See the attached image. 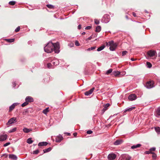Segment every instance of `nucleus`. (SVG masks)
Instances as JSON below:
<instances>
[{"instance_id": "36", "label": "nucleus", "mask_w": 160, "mask_h": 160, "mask_svg": "<svg viewBox=\"0 0 160 160\" xmlns=\"http://www.w3.org/2000/svg\"><path fill=\"white\" fill-rule=\"evenodd\" d=\"M48 108H49L48 107L45 108V109H44V110H43V112L44 114H46L48 112Z\"/></svg>"}, {"instance_id": "23", "label": "nucleus", "mask_w": 160, "mask_h": 160, "mask_svg": "<svg viewBox=\"0 0 160 160\" xmlns=\"http://www.w3.org/2000/svg\"><path fill=\"white\" fill-rule=\"evenodd\" d=\"M135 108V107H132L131 108H128L126 109L125 110L124 112H126L127 111L129 112V111H131L133 109Z\"/></svg>"}, {"instance_id": "58", "label": "nucleus", "mask_w": 160, "mask_h": 160, "mask_svg": "<svg viewBox=\"0 0 160 160\" xmlns=\"http://www.w3.org/2000/svg\"><path fill=\"white\" fill-rule=\"evenodd\" d=\"M67 134L68 136H70V133L67 132Z\"/></svg>"}, {"instance_id": "1", "label": "nucleus", "mask_w": 160, "mask_h": 160, "mask_svg": "<svg viewBox=\"0 0 160 160\" xmlns=\"http://www.w3.org/2000/svg\"><path fill=\"white\" fill-rule=\"evenodd\" d=\"M59 43L57 42L53 43L51 42H49L44 47V51L48 53H51L54 51L55 53H58L60 52Z\"/></svg>"}, {"instance_id": "2", "label": "nucleus", "mask_w": 160, "mask_h": 160, "mask_svg": "<svg viewBox=\"0 0 160 160\" xmlns=\"http://www.w3.org/2000/svg\"><path fill=\"white\" fill-rule=\"evenodd\" d=\"M109 45L110 46L109 49L111 51H114L117 46V45L116 43H114V42L112 41H109L108 42H106V45L107 46Z\"/></svg>"}, {"instance_id": "25", "label": "nucleus", "mask_w": 160, "mask_h": 160, "mask_svg": "<svg viewBox=\"0 0 160 160\" xmlns=\"http://www.w3.org/2000/svg\"><path fill=\"white\" fill-rule=\"evenodd\" d=\"M51 150L52 148L51 147H49L47 149H43V151L44 152V153H46L50 151Z\"/></svg>"}, {"instance_id": "55", "label": "nucleus", "mask_w": 160, "mask_h": 160, "mask_svg": "<svg viewBox=\"0 0 160 160\" xmlns=\"http://www.w3.org/2000/svg\"><path fill=\"white\" fill-rule=\"evenodd\" d=\"M73 135L74 136L76 137L77 135V133L76 132H74L73 133Z\"/></svg>"}, {"instance_id": "49", "label": "nucleus", "mask_w": 160, "mask_h": 160, "mask_svg": "<svg viewBox=\"0 0 160 160\" xmlns=\"http://www.w3.org/2000/svg\"><path fill=\"white\" fill-rule=\"evenodd\" d=\"M156 148L155 147H152L150 148V150L151 152L152 151H154L155 150Z\"/></svg>"}, {"instance_id": "42", "label": "nucleus", "mask_w": 160, "mask_h": 160, "mask_svg": "<svg viewBox=\"0 0 160 160\" xmlns=\"http://www.w3.org/2000/svg\"><path fill=\"white\" fill-rule=\"evenodd\" d=\"M75 45L77 46H80V44L78 41H76L75 42Z\"/></svg>"}, {"instance_id": "3", "label": "nucleus", "mask_w": 160, "mask_h": 160, "mask_svg": "<svg viewBox=\"0 0 160 160\" xmlns=\"http://www.w3.org/2000/svg\"><path fill=\"white\" fill-rule=\"evenodd\" d=\"M154 82L153 81L150 80L147 82L145 87L148 89H151L154 87Z\"/></svg>"}, {"instance_id": "18", "label": "nucleus", "mask_w": 160, "mask_h": 160, "mask_svg": "<svg viewBox=\"0 0 160 160\" xmlns=\"http://www.w3.org/2000/svg\"><path fill=\"white\" fill-rule=\"evenodd\" d=\"M122 141L121 139H118L116 140L114 143V144L115 145H118L122 143Z\"/></svg>"}, {"instance_id": "26", "label": "nucleus", "mask_w": 160, "mask_h": 160, "mask_svg": "<svg viewBox=\"0 0 160 160\" xmlns=\"http://www.w3.org/2000/svg\"><path fill=\"white\" fill-rule=\"evenodd\" d=\"M105 46L104 45H103L100 47L98 48L97 49V51L98 52L101 51V50H102L103 49H104L105 48Z\"/></svg>"}, {"instance_id": "33", "label": "nucleus", "mask_w": 160, "mask_h": 160, "mask_svg": "<svg viewBox=\"0 0 160 160\" xmlns=\"http://www.w3.org/2000/svg\"><path fill=\"white\" fill-rule=\"evenodd\" d=\"M6 40L8 42H14V39H7Z\"/></svg>"}, {"instance_id": "43", "label": "nucleus", "mask_w": 160, "mask_h": 160, "mask_svg": "<svg viewBox=\"0 0 160 160\" xmlns=\"http://www.w3.org/2000/svg\"><path fill=\"white\" fill-rule=\"evenodd\" d=\"M94 22L96 24L98 25L99 24V21L97 19H94Z\"/></svg>"}, {"instance_id": "4", "label": "nucleus", "mask_w": 160, "mask_h": 160, "mask_svg": "<svg viewBox=\"0 0 160 160\" xmlns=\"http://www.w3.org/2000/svg\"><path fill=\"white\" fill-rule=\"evenodd\" d=\"M148 57H151L157 55V53L156 51L150 50L147 52Z\"/></svg>"}, {"instance_id": "34", "label": "nucleus", "mask_w": 160, "mask_h": 160, "mask_svg": "<svg viewBox=\"0 0 160 160\" xmlns=\"http://www.w3.org/2000/svg\"><path fill=\"white\" fill-rule=\"evenodd\" d=\"M147 67L149 68H151L152 67V65L151 63L149 62H147L146 63Z\"/></svg>"}, {"instance_id": "59", "label": "nucleus", "mask_w": 160, "mask_h": 160, "mask_svg": "<svg viewBox=\"0 0 160 160\" xmlns=\"http://www.w3.org/2000/svg\"><path fill=\"white\" fill-rule=\"evenodd\" d=\"M86 33L85 32H83L82 33V35H84Z\"/></svg>"}, {"instance_id": "11", "label": "nucleus", "mask_w": 160, "mask_h": 160, "mask_svg": "<svg viewBox=\"0 0 160 160\" xmlns=\"http://www.w3.org/2000/svg\"><path fill=\"white\" fill-rule=\"evenodd\" d=\"M155 115L157 118H160V107H158L156 110Z\"/></svg>"}, {"instance_id": "12", "label": "nucleus", "mask_w": 160, "mask_h": 160, "mask_svg": "<svg viewBox=\"0 0 160 160\" xmlns=\"http://www.w3.org/2000/svg\"><path fill=\"white\" fill-rule=\"evenodd\" d=\"M51 62L53 66H57L59 64V61L57 59H53Z\"/></svg>"}, {"instance_id": "30", "label": "nucleus", "mask_w": 160, "mask_h": 160, "mask_svg": "<svg viewBox=\"0 0 160 160\" xmlns=\"http://www.w3.org/2000/svg\"><path fill=\"white\" fill-rule=\"evenodd\" d=\"M155 130L158 134H160V128L158 127L155 128Z\"/></svg>"}, {"instance_id": "45", "label": "nucleus", "mask_w": 160, "mask_h": 160, "mask_svg": "<svg viewBox=\"0 0 160 160\" xmlns=\"http://www.w3.org/2000/svg\"><path fill=\"white\" fill-rule=\"evenodd\" d=\"M20 29V26H18L15 30V31L16 32H18Z\"/></svg>"}, {"instance_id": "15", "label": "nucleus", "mask_w": 160, "mask_h": 160, "mask_svg": "<svg viewBox=\"0 0 160 160\" xmlns=\"http://www.w3.org/2000/svg\"><path fill=\"white\" fill-rule=\"evenodd\" d=\"M94 89V88H92L91 89H90L89 90L85 92L84 93L85 95L86 96H89V95L92 94V93L93 92Z\"/></svg>"}, {"instance_id": "57", "label": "nucleus", "mask_w": 160, "mask_h": 160, "mask_svg": "<svg viewBox=\"0 0 160 160\" xmlns=\"http://www.w3.org/2000/svg\"><path fill=\"white\" fill-rule=\"evenodd\" d=\"M131 60H132V61H134L135 60V59H134V58H131Z\"/></svg>"}, {"instance_id": "21", "label": "nucleus", "mask_w": 160, "mask_h": 160, "mask_svg": "<svg viewBox=\"0 0 160 160\" xmlns=\"http://www.w3.org/2000/svg\"><path fill=\"white\" fill-rule=\"evenodd\" d=\"M120 74V72L117 71H113L111 74L112 76H117L119 75Z\"/></svg>"}, {"instance_id": "39", "label": "nucleus", "mask_w": 160, "mask_h": 160, "mask_svg": "<svg viewBox=\"0 0 160 160\" xmlns=\"http://www.w3.org/2000/svg\"><path fill=\"white\" fill-rule=\"evenodd\" d=\"M151 154H153V155L152 156V158L154 159L156 158L157 157V155L154 152H151Z\"/></svg>"}, {"instance_id": "53", "label": "nucleus", "mask_w": 160, "mask_h": 160, "mask_svg": "<svg viewBox=\"0 0 160 160\" xmlns=\"http://www.w3.org/2000/svg\"><path fill=\"white\" fill-rule=\"evenodd\" d=\"M81 28V25H79L78 27V29H80Z\"/></svg>"}, {"instance_id": "31", "label": "nucleus", "mask_w": 160, "mask_h": 160, "mask_svg": "<svg viewBox=\"0 0 160 160\" xmlns=\"http://www.w3.org/2000/svg\"><path fill=\"white\" fill-rule=\"evenodd\" d=\"M46 6L49 8L53 9L54 8V6L51 4H47Z\"/></svg>"}, {"instance_id": "5", "label": "nucleus", "mask_w": 160, "mask_h": 160, "mask_svg": "<svg viewBox=\"0 0 160 160\" xmlns=\"http://www.w3.org/2000/svg\"><path fill=\"white\" fill-rule=\"evenodd\" d=\"M110 16L108 14H105L104 15L102 19V22H103L107 23L110 21Z\"/></svg>"}, {"instance_id": "8", "label": "nucleus", "mask_w": 160, "mask_h": 160, "mask_svg": "<svg viewBox=\"0 0 160 160\" xmlns=\"http://www.w3.org/2000/svg\"><path fill=\"white\" fill-rule=\"evenodd\" d=\"M116 155L113 153L109 154L108 156V158L109 160H113L116 158Z\"/></svg>"}, {"instance_id": "32", "label": "nucleus", "mask_w": 160, "mask_h": 160, "mask_svg": "<svg viewBox=\"0 0 160 160\" xmlns=\"http://www.w3.org/2000/svg\"><path fill=\"white\" fill-rule=\"evenodd\" d=\"M112 69H109L105 73L106 74L108 75L109 74L111 73L112 72Z\"/></svg>"}, {"instance_id": "56", "label": "nucleus", "mask_w": 160, "mask_h": 160, "mask_svg": "<svg viewBox=\"0 0 160 160\" xmlns=\"http://www.w3.org/2000/svg\"><path fill=\"white\" fill-rule=\"evenodd\" d=\"M92 37L91 36L89 37L88 38V39L89 40H91V39H92Z\"/></svg>"}, {"instance_id": "16", "label": "nucleus", "mask_w": 160, "mask_h": 160, "mask_svg": "<svg viewBox=\"0 0 160 160\" xmlns=\"http://www.w3.org/2000/svg\"><path fill=\"white\" fill-rule=\"evenodd\" d=\"M63 139V138L61 135H59L56 138V141L58 142H60Z\"/></svg>"}, {"instance_id": "19", "label": "nucleus", "mask_w": 160, "mask_h": 160, "mask_svg": "<svg viewBox=\"0 0 160 160\" xmlns=\"http://www.w3.org/2000/svg\"><path fill=\"white\" fill-rule=\"evenodd\" d=\"M48 144V143L46 142H41L38 143V146H46Z\"/></svg>"}, {"instance_id": "54", "label": "nucleus", "mask_w": 160, "mask_h": 160, "mask_svg": "<svg viewBox=\"0 0 160 160\" xmlns=\"http://www.w3.org/2000/svg\"><path fill=\"white\" fill-rule=\"evenodd\" d=\"M132 15L134 17H137L136 14L134 12H132Z\"/></svg>"}, {"instance_id": "22", "label": "nucleus", "mask_w": 160, "mask_h": 160, "mask_svg": "<svg viewBox=\"0 0 160 160\" xmlns=\"http://www.w3.org/2000/svg\"><path fill=\"white\" fill-rule=\"evenodd\" d=\"M141 146V145L140 144H138L137 145H134L131 147V148L134 149L138 148H139Z\"/></svg>"}, {"instance_id": "62", "label": "nucleus", "mask_w": 160, "mask_h": 160, "mask_svg": "<svg viewBox=\"0 0 160 160\" xmlns=\"http://www.w3.org/2000/svg\"><path fill=\"white\" fill-rule=\"evenodd\" d=\"M158 56H159V57L160 56V53H159L158 54Z\"/></svg>"}, {"instance_id": "38", "label": "nucleus", "mask_w": 160, "mask_h": 160, "mask_svg": "<svg viewBox=\"0 0 160 160\" xmlns=\"http://www.w3.org/2000/svg\"><path fill=\"white\" fill-rule=\"evenodd\" d=\"M28 104V103L26 101H25V102H24V103H22V104L21 106L22 107H24L26 106Z\"/></svg>"}, {"instance_id": "52", "label": "nucleus", "mask_w": 160, "mask_h": 160, "mask_svg": "<svg viewBox=\"0 0 160 160\" xmlns=\"http://www.w3.org/2000/svg\"><path fill=\"white\" fill-rule=\"evenodd\" d=\"M91 26H87V27H86L85 28V29H91Z\"/></svg>"}, {"instance_id": "20", "label": "nucleus", "mask_w": 160, "mask_h": 160, "mask_svg": "<svg viewBox=\"0 0 160 160\" xmlns=\"http://www.w3.org/2000/svg\"><path fill=\"white\" fill-rule=\"evenodd\" d=\"M32 129L30 128H24L23 129V131L25 133H28L32 131Z\"/></svg>"}, {"instance_id": "14", "label": "nucleus", "mask_w": 160, "mask_h": 160, "mask_svg": "<svg viewBox=\"0 0 160 160\" xmlns=\"http://www.w3.org/2000/svg\"><path fill=\"white\" fill-rule=\"evenodd\" d=\"M8 136L6 134L1 135L0 136V141H1L6 140Z\"/></svg>"}, {"instance_id": "48", "label": "nucleus", "mask_w": 160, "mask_h": 160, "mask_svg": "<svg viewBox=\"0 0 160 160\" xmlns=\"http://www.w3.org/2000/svg\"><path fill=\"white\" fill-rule=\"evenodd\" d=\"M87 133L88 134H91L92 133V131L91 130H88L87 131Z\"/></svg>"}, {"instance_id": "17", "label": "nucleus", "mask_w": 160, "mask_h": 160, "mask_svg": "<svg viewBox=\"0 0 160 160\" xmlns=\"http://www.w3.org/2000/svg\"><path fill=\"white\" fill-rule=\"evenodd\" d=\"M9 158L14 160H16L17 159L16 156L13 154H9Z\"/></svg>"}, {"instance_id": "61", "label": "nucleus", "mask_w": 160, "mask_h": 160, "mask_svg": "<svg viewBox=\"0 0 160 160\" xmlns=\"http://www.w3.org/2000/svg\"><path fill=\"white\" fill-rule=\"evenodd\" d=\"M145 12H146V13H148V12L146 10H145Z\"/></svg>"}, {"instance_id": "9", "label": "nucleus", "mask_w": 160, "mask_h": 160, "mask_svg": "<svg viewBox=\"0 0 160 160\" xmlns=\"http://www.w3.org/2000/svg\"><path fill=\"white\" fill-rule=\"evenodd\" d=\"M121 158L123 160H130L131 159V157L128 155L127 154L122 155Z\"/></svg>"}, {"instance_id": "28", "label": "nucleus", "mask_w": 160, "mask_h": 160, "mask_svg": "<svg viewBox=\"0 0 160 160\" xmlns=\"http://www.w3.org/2000/svg\"><path fill=\"white\" fill-rule=\"evenodd\" d=\"M33 142V141L32 140L31 138H28L27 140V142L29 144L32 143Z\"/></svg>"}, {"instance_id": "29", "label": "nucleus", "mask_w": 160, "mask_h": 160, "mask_svg": "<svg viewBox=\"0 0 160 160\" xmlns=\"http://www.w3.org/2000/svg\"><path fill=\"white\" fill-rule=\"evenodd\" d=\"M48 68H54V67L52 65L51 63H48L47 64Z\"/></svg>"}, {"instance_id": "47", "label": "nucleus", "mask_w": 160, "mask_h": 160, "mask_svg": "<svg viewBox=\"0 0 160 160\" xmlns=\"http://www.w3.org/2000/svg\"><path fill=\"white\" fill-rule=\"evenodd\" d=\"M10 144V142H8L5 143V144H4L3 145V146L4 147H6L8 146V145H9Z\"/></svg>"}, {"instance_id": "6", "label": "nucleus", "mask_w": 160, "mask_h": 160, "mask_svg": "<svg viewBox=\"0 0 160 160\" xmlns=\"http://www.w3.org/2000/svg\"><path fill=\"white\" fill-rule=\"evenodd\" d=\"M17 122V118L16 117H13L9 120L7 122V125H10Z\"/></svg>"}, {"instance_id": "50", "label": "nucleus", "mask_w": 160, "mask_h": 160, "mask_svg": "<svg viewBox=\"0 0 160 160\" xmlns=\"http://www.w3.org/2000/svg\"><path fill=\"white\" fill-rule=\"evenodd\" d=\"M151 152H151V151H146L145 153L146 154H149L150 153H151Z\"/></svg>"}, {"instance_id": "40", "label": "nucleus", "mask_w": 160, "mask_h": 160, "mask_svg": "<svg viewBox=\"0 0 160 160\" xmlns=\"http://www.w3.org/2000/svg\"><path fill=\"white\" fill-rule=\"evenodd\" d=\"M39 152V150L38 149H37L33 151V154H37Z\"/></svg>"}, {"instance_id": "10", "label": "nucleus", "mask_w": 160, "mask_h": 160, "mask_svg": "<svg viewBox=\"0 0 160 160\" xmlns=\"http://www.w3.org/2000/svg\"><path fill=\"white\" fill-rule=\"evenodd\" d=\"M25 101L27 102L28 103L29 102H33L34 100L33 98L31 96H27L25 98Z\"/></svg>"}, {"instance_id": "46", "label": "nucleus", "mask_w": 160, "mask_h": 160, "mask_svg": "<svg viewBox=\"0 0 160 160\" xmlns=\"http://www.w3.org/2000/svg\"><path fill=\"white\" fill-rule=\"evenodd\" d=\"M52 58L51 57H49L48 58H47L45 60H46L47 61L49 62L51 60H52Z\"/></svg>"}, {"instance_id": "7", "label": "nucleus", "mask_w": 160, "mask_h": 160, "mask_svg": "<svg viewBox=\"0 0 160 160\" xmlns=\"http://www.w3.org/2000/svg\"><path fill=\"white\" fill-rule=\"evenodd\" d=\"M137 98V96L135 94H132L130 95L128 97V99L131 101H132L136 100Z\"/></svg>"}, {"instance_id": "44", "label": "nucleus", "mask_w": 160, "mask_h": 160, "mask_svg": "<svg viewBox=\"0 0 160 160\" xmlns=\"http://www.w3.org/2000/svg\"><path fill=\"white\" fill-rule=\"evenodd\" d=\"M127 52H128L126 51H123L122 53V56H125V55H126L127 54Z\"/></svg>"}, {"instance_id": "41", "label": "nucleus", "mask_w": 160, "mask_h": 160, "mask_svg": "<svg viewBox=\"0 0 160 160\" xmlns=\"http://www.w3.org/2000/svg\"><path fill=\"white\" fill-rule=\"evenodd\" d=\"M109 103H107L104 106V108L105 109V110L107 109V108L110 106Z\"/></svg>"}, {"instance_id": "60", "label": "nucleus", "mask_w": 160, "mask_h": 160, "mask_svg": "<svg viewBox=\"0 0 160 160\" xmlns=\"http://www.w3.org/2000/svg\"><path fill=\"white\" fill-rule=\"evenodd\" d=\"M31 42V41H29V42H28V44H30V43Z\"/></svg>"}, {"instance_id": "13", "label": "nucleus", "mask_w": 160, "mask_h": 160, "mask_svg": "<svg viewBox=\"0 0 160 160\" xmlns=\"http://www.w3.org/2000/svg\"><path fill=\"white\" fill-rule=\"evenodd\" d=\"M18 103H13L12 105H11L9 107V112H11L12 110H13L14 109L15 106L18 105Z\"/></svg>"}, {"instance_id": "51", "label": "nucleus", "mask_w": 160, "mask_h": 160, "mask_svg": "<svg viewBox=\"0 0 160 160\" xmlns=\"http://www.w3.org/2000/svg\"><path fill=\"white\" fill-rule=\"evenodd\" d=\"M13 87V88H15V86H16V83L15 82H12Z\"/></svg>"}, {"instance_id": "27", "label": "nucleus", "mask_w": 160, "mask_h": 160, "mask_svg": "<svg viewBox=\"0 0 160 160\" xmlns=\"http://www.w3.org/2000/svg\"><path fill=\"white\" fill-rule=\"evenodd\" d=\"M101 30V27L99 26H98L96 28V29L95 30L96 32H100Z\"/></svg>"}, {"instance_id": "37", "label": "nucleus", "mask_w": 160, "mask_h": 160, "mask_svg": "<svg viewBox=\"0 0 160 160\" xmlns=\"http://www.w3.org/2000/svg\"><path fill=\"white\" fill-rule=\"evenodd\" d=\"M16 3V2L15 1H11L9 2V4L11 5H14Z\"/></svg>"}, {"instance_id": "35", "label": "nucleus", "mask_w": 160, "mask_h": 160, "mask_svg": "<svg viewBox=\"0 0 160 160\" xmlns=\"http://www.w3.org/2000/svg\"><path fill=\"white\" fill-rule=\"evenodd\" d=\"M96 48V47H91L90 48H88V49H86V50L87 51H90L91 50H93L95 49Z\"/></svg>"}, {"instance_id": "24", "label": "nucleus", "mask_w": 160, "mask_h": 160, "mask_svg": "<svg viewBox=\"0 0 160 160\" xmlns=\"http://www.w3.org/2000/svg\"><path fill=\"white\" fill-rule=\"evenodd\" d=\"M17 130V128L16 127H15L12 128V129H10L9 130L8 132L9 133H11L12 132H15Z\"/></svg>"}]
</instances>
